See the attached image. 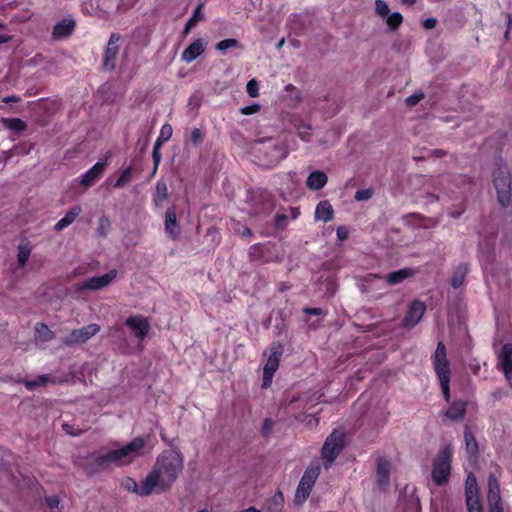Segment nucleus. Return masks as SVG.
<instances>
[{
  "instance_id": "nucleus-50",
  "label": "nucleus",
  "mask_w": 512,
  "mask_h": 512,
  "mask_svg": "<svg viewBox=\"0 0 512 512\" xmlns=\"http://www.w3.org/2000/svg\"><path fill=\"white\" fill-rule=\"evenodd\" d=\"M338 240L344 241L349 237V231L346 226H339L336 230Z\"/></svg>"
},
{
  "instance_id": "nucleus-15",
  "label": "nucleus",
  "mask_w": 512,
  "mask_h": 512,
  "mask_svg": "<svg viewBox=\"0 0 512 512\" xmlns=\"http://www.w3.org/2000/svg\"><path fill=\"white\" fill-rule=\"evenodd\" d=\"M108 158L106 156L104 160L96 162L88 171H86L80 180L81 186L89 188L94 185L103 175L106 167L108 166Z\"/></svg>"
},
{
  "instance_id": "nucleus-57",
  "label": "nucleus",
  "mask_w": 512,
  "mask_h": 512,
  "mask_svg": "<svg viewBox=\"0 0 512 512\" xmlns=\"http://www.w3.org/2000/svg\"><path fill=\"white\" fill-rule=\"evenodd\" d=\"M431 155L437 158H441L446 155V152L441 149H434L431 151Z\"/></svg>"
},
{
  "instance_id": "nucleus-60",
  "label": "nucleus",
  "mask_w": 512,
  "mask_h": 512,
  "mask_svg": "<svg viewBox=\"0 0 512 512\" xmlns=\"http://www.w3.org/2000/svg\"><path fill=\"white\" fill-rule=\"evenodd\" d=\"M104 221H105V222H108V219H107L106 217H102V218L100 219V227H99V229H98V230H99V232H100V234H101V235L106 236V233L104 232V228H103V222H104Z\"/></svg>"
},
{
  "instance_id": "nucleus-25",
  "label": "nucleus",
  "mask_w": 512,
  "mask_h": 512,
  "mask_svg": "<svg viewBox=\"0 0 512 512\" xmlns=\"http://www.w3.org/2000/svg\"><path fill=\"white\" fill-rule=\"evenodd\" d=\"M468 270L469 268L467 263H460L455 267L451 277V286L454 289L461 287L465 283Z\"/></svg>"
},
{
  "instance_id": "nucleus-40",
  "label": "nucleus",
  "mask_w": 512,
  "mask_h": 512,
  "mask_svg": "<svg viewBox=\"0 0 512 512\" xmlns=\"http://www.w3.org/2000/svg\"><path fill=\"white\" fill-rule=\"evenodd\" d=\"M121 486L125 490H127L129 492H133V493L138 495V486H139V484L132 477H125L122 480V482H121Z\"/></svg>"
},
{
  "instance_id": "nucleus-1",
  "label": "nucleus",
  "mask_w": 512,
  "mask_h": 512,
  "mask_svg": "<svg viewBox=\"0 0 512 512\" xmlns=\"http://www.w3.org/2000/svg\"><path fill=\"white\" fill-rule=\"evenodd\" d=\"M144 445V439L136 437L127 445L109 450L106 454L94 452L85 459L82 468L87 475L91 476L107 469L112 463H131L139 455Z\"/></svg>"
},
{
  "instance_id": "nucleus-35",
  "label": "nucleus",
  "mask_w": 512,
  "mask_h": 512,
  "mask_svg": "<svg viewBox=\"0 0 512 512\" xmlns=\"http://www.w3.org/2000/svg\"><path fill=\"white\" fill-rule=\"evenodd\" d=\"M230 48H240L242 49L243 46L239 43L237 39L234 38H227L224 40H221L216 44V49L220 52H225L226 50Z\"/></svg>"
},
{
  "instance_id": "nucleus-48",
  "label": "nucleus",
  "mask_w": 512,
  "mask_h": 512,
  "mask_svg": "<svg viewBox=\"0 0 512 512\" xmlns=\"http://www.w3.org/2000/svg\"><path fill=\"white\" fill-rule=\"evenodd\" d=\"M274 427V421L271 418H266L263 421L261 433L263 436H268Z\"/></svg>"
},
{
  "instance_id": "nucleus-53",
  "label": "nucleus",
  "mask_w": 512,
  "mask_h": 512,
  "mask_svg": "<svg viewBox=\"0 0 512 512\" xmlns=\"http://www.w3.org/2000/svg\"><path fill=\"white\" fill-rule=\"evenodd\" d=\"M287 216L285 214H276L275 216V225L278 228H282L286 225Z\"/></svg>"
},
{
  "instance_id": "nucleus-3",
  "label": "nucleus",
  "mask_w": 512,
  "mask_h": 512,
  "mask_svg": "<svg viewBox=\"0 0 512 512\" xmlns=\"http://www.w3.org/2000/svg\"><path fill=\"white\" fill-rule=\"evenodd\" d=\"M453 450L450 445L440 449L432 461L431 477L437 486L446 485L451 475Z\"/></svg>"
},
{
  "instance_id": "nucleus-22",
  "label": "nucleus",
  "mask_w": 512,
  "mask_h": 512,
  "mask_svg": "<svg viewBox=\"0 0 512 512\" xmlns=\"http://www.w3.org/2000/svg\"><path fill=\"white\" fill-rule=\"evenodd\" d=\"M328 182V177L325 172L321 170H315L311 172L306 180V186L310 190H320L322 189Z\"/></svg>"
},
{
  "instance_id": "nucleus-13",
  "label": "nucleus",
  "mask_w": 512,
  "mask_h": 512,
  "mask_svg": "<svg viewBox=\"0 0 512 512\" xmlns=\"http://www.w3.org/2000/svg\"><path fill=\"white\" fill-rule=\"evenodd\" d=\"M425 311L426 305L424 302L413 301L401 321V326L408 329L415 327L423 318Z\"/></svg>"
},
{
  "instance_id": "nucleus-27",
  "label": "nucleus",
  "mask_w": 512,
  "mask_h": 512,
  "mask_svg": "<svg viewBox=\"0 0 512 512\" xmlns=\"http://www.w3.org/2000/svg\"><path fill=\"white\" fill-rule=\"evenodd\" d=\"M414 275V270L412 268H402L394 272H390L386 276V282L389 285H396L403 282L405 279Z\"/></svg>"
},
{
  "instance_id": "nucleus-62",
  "label": "nucleus",
  "mask_w": 512,
  "mask_h": 512,
  "mask_svg": "<svg viewBox=\"0 0 512 512\" xmlns=\"http://www.w3.org/2000/svg\"><path fill=\"white\" fill-rule=\"evenodd\" d=\"M490 512H504L502 505L493 504L490 509Z\"/></svg>"
},
{
  "instance_id": "nucleus-56",
  "label": "nucleus",
  "mask_w": 512,
  "mask_h": 512,
  "mask_svg": "<svg viewBox=\"0 0 512 512\" xmlns=\"http://www.w3.org/2000/svg\"><path fill=\"white\" fill-rule=\"evenodd\" d=\"M4 103H16L20 101V98L16 95L5 96L2 100Z\"/></svg>"
},
{
  "instance_id": "nucleus-55",
  "label": "nucleus",
  "mask_w": 512,
  "mask_h": 512,
  "mask_svg": "<svg viewBox=\"0 0 512 512\" xmlns=\"http://www.w3.org/2000/svg\"><path fill=\"white\" fill-rule=\"evenodd\" d=\"M46 503L50 509H54L59 506L60 500L57 496H50L46 498Z\"/></svg>"
},
{
  "instance_id": "nucleus-43",
  "label": "nucleus",
  "mask_w": 512,
  "mask_h": 512,
  "mask_svg": "<svg viewBox=\"0 0 512 512\" xmlns=\"http://www.w3.org/2000/svg\"><path fill=\"white\" fill-rule=\"evenodd\" d=\"M246 92L252 98L259 96V84L256 79H251L247 82Z\"/></svg>"
},
{
  "instance_id": "nucleus-52",
  "label": "nucleus",
  "mask_w": 512,
  "mask_h": 512,
  "mask_svg": "<svg viewBox=\"0 0 512 512\" xmlns=\"http://www.w3.org/2000/svg\"><path fill=\"white\" fill-rule=\"evenodd\" d=\"M152 159H153V163H154V170H153V174L157 171V168L161 162V159H162V155L160 153V151H152Z\"/></svg>"
},
{
  "instance_id": "nucleus-63",
  "label": "nucleus",
  "mask_w": 512,
  "mask_h": 512,
  "mask_svg": "<svg viewBox=\"0 0 512 512\" xmlns=\"http://www.w3.org/2000/svg\"><path fill=\"white\" fill-rule=\"evenodd\" d=\"M11 36L0 34V45L8 43L11 40Z\"/></svg>"
},
{
  "instance_id": "nucleus-34",
  "label": "nucleus",
  "mask_w": 512,
  "mask_h": 512,
  "mask_svg": "<svg viewBox=\"0 0 512 512\" xmlns=\"http://www.w3.org/2000/svg\"><path fill=\"white\" fill-rule=\"evenodd\" d=\"M31 247L28 243L18 246L17 260L19 267H24L30 257Z\"/></svg>"
},
{
  "instance_id": "nucleus-10",
  "label": "nucleus",
  "mask_w": 512,
  "mask_h": 512,
  "mask_svg": "<svg viewBox=\"0 0 512 512\" xmlns=\"http://www.w3.org/2000/svg\"><path fill=\"white\" fill-rule=\"evenodd\" d=\"M120 39L121 36L118 33H112L109 37L102 63V67L106 71H112L115 69L116 59L119 53L118 42Z\"/></svg>"
},
{
  "instance_id": "nucleus-4",
  "label": "nucleus",
  "mask_w": 512,
  "mask_h": 512,
  "mask_svg": "<svg viewBox=\"0 0 512 512\" xmlns=\"http://www.w3.org/2000/svg\"><path fill=\"white\" fill-rule=\"evenodd\" d=\"M320 472L321 467L319 464H310L306 468L296 489L294 497L295 506H302L309 498Z\"/></svg>"
},
{
  "instance_id": "nucleus-59",
  "label": "nucleus",
  "mask_w": 512,
  "mask_h": 512,
  "mask_svg": "<svg viewBox=\"0 0 512 512\" xmlns=\"http://www.w3.org/2000/svg\"><path fill=\"white\" fill-rule=\"evenodd\" d=\"M62 428H63V430H64L66 433H68V434H70V435H73V436L77 435V433H75V432H73V431L71 430V426H70L69 424H67V423H64V424L62 425Z\"/></svg>"
},
{
  "instance_id": "nucleus-36",
  "label": "nucleus",
  "mask_w": 512,
  "mask_h": 512,
  "mask_svg": "<svg viewBox=\"0 0 512 512\" xmlns=\"http://www.w3.org/2000/svg\"><path fill=\"white\" fill-rule=\"evenodd\" d=\"M132 179V167L128 166L122 170L120 176L114 183L115 188H123Z\"/></svg>"
},
{
  "instance_id": "nucleus-38",
  "label": "nucleus",
  "mask_w": 512,
  "mask_h": 512,
  "mask_svg": "<svg viewBox=\"0 0 512 512\" xmlns=\"http://www.w3.org/2000/svg\"><path fill=\"white\" fill-rule=\"evenodd\" d=\"M48 382H49L48 375L43 374V375L38 376L37 379L25 381L24 385H25L26 389L32 391V390L36 389L37 387L45 386Z\"/></svg>"
},
{
  "instance_id": "nucleus-11",
  "label": "nucleus",
  "mask_w": 512,
  "mask_h": 512,
  "mask_svg": "<svg viewBox=\"0 0 512 512\" xmlns=\"http://www.w3.org/2000/svg\"><path fill=\"white\" fill-rule=\"evenodd\" d=\"M117 274H118V272L116 269H111L107 273H105L101 276H95V277L89 278L86 281L80 283L77 287V290L78 291L100 290V289L108 286L117 277Z\"/></svg>"
},
{
  "instance_id": "nucleus-28",
  "label": "nucleus",
  "mask_w": 512,
  "mask_h": 512,
  "mask_svg": "<svg viewBox=\"0 0 512 512\" xmlns=\"http://www.w3.org/2000/svg\"><path fill=\"white\" fill-rule=\"evenodd\" d=\"M488 499L494 504H501L500 497V484L498 479L494 475H490L488 478Z\"/></svg>"
},
{
  "instance_id": "nucleus-21",
  "label": "nucleus",
  "mask_w": 512,
  "mask_h": 512,
  "mask_svg": "<svg viewBox=\"0 0 512 512\" xmlns=\"http://www.w3.org/2000/svg\"><path fill=\"white\" fill-rule=\"evenodd\" d=\"M76 27V22L73 19H63L56 23L53 27V39H62L70 36Z\"/></svg>"
},
{
  "instance_id": "nucleus-8",
  "label": "nucleus",
  "mask_w": 512,
  "mask_h": 512,
  "mask_svg": "<svg viewBox=\"0 0 512 512\" xmlns=\"http://www.w3.org/2000/svg\"><path fill=\"white\" fill-rule=\"evenodd\" d=\"M465 504L467 512H484L477 480L472 472L467 475L465 480Z\"/></svg>"
},
{
  "instance_id": "nucleus-41",
  "label": "nucleus",
  "mask_w": 512,
  "mask_h": 512,
  "mask_svg": "<svg viewBox=\"0 0 512 512\" xmlns=\"http://www.w3.org/2000/svg\"><path fill=\"white\" fill-rule=\"evenodd\" d=\"M374 195V190L373 188H366V189H360V190H357L355 195H354V199L356 201H367L369 199H371Z\"/></svg>"
},
{
  "instance_id": "nucleus-44",
  "label": "nucleus",
  "mask_w": 512,
  "mask_h": 512,
  "mask_svg": "<svg viewBox=\"0 0 512 512\" xmlns=\"http://www.w3.org/2000/svg\"><path fill=\"white\" fill-rule=\"evenodd\" d=\"M190 141L194 146L200 145L204 141V133L199 128H193L190 134Z\"/></svg>"
},
{
  "instance_id": "nucleus-46",
  "label": "nucleus",
  "mask_w": 512,
  "mask_h": 512,
  "mask_svg": "<svg viewBox=\"0 0 512 512\" xmlns=\"http://www.w3.org/2000/svg\"><path fill=\"white\" fill-rule=\"evenodd\" d=\"M172 133H173L172 126L170 124L166 123L161 127L160 134H159L158 138L167 142L172 137Z\"/></svg>"
},
{
  "instance_id": "nucleus-51",
  "label": "nucleus",
  "mask_w": 512,
  "mask_h": 512,
  "mask_svg": "<svg viewBox=\"0 0 512 512\" xmlns=\"http://www.w3.org/2000/svg\"><path fill=\"white\" fill-rule=\"evenodd\" d=\"M303 313L308 315L320 316L323 314V309L319 307H304Z\"/></svg>"
},
{
  "instance_id": "nucleus-12",
  "label": "nucleus",
  "mask_w": 512,
  "mask_h": 512,
  "mask_svg": "<svg viewBox=\"0 0 512 512\" xmlns=\"http://www.w3.org/2000/svg\"><path fill=\"white\" fill-rule=\"evenodd\" d=\"M125 325L139 340H144L151 329L149 319L142 315H131L127 317L125 320Z\"/></svg>"
},
{
  "instance_id": "nucleus-6",
  "label": "nucleus",
  "mask_w": 512,
  "mask_h": 512,
  "mask_svg": "<svg viewBox=\"0 0 512 512\" xmlns=\"http://www.w3.org/2000/svg\"><path fill=\"white\" fill-rule=\"evenodd\" d=\"M493 184L497 193V200L502 207H508L511 200L512 179L506 167H499L493 172Z\"/></svg>"
},
{
  "instance_id": "nucleus-54",
  "label": "nucleus",
  "mask_w": 512,
  "mask_h": 512,
  "mask_svg": "<svg viewBox=\"0 0 512 512\" xmlns=\"http://www.w3.org/2000/svg\"><path fill=\"white\" fill-rule=\"evenodd\" d=\"M437 25V19L436 18H427L423 21L422 23V26L427 29V30H430V29H433L435 28Z\"/></svg>"
},
{
  "instance_id": "nucleus-32",
  "label": "nucleus",
  "mask_w": 512,
  "mask_h": 512,
  "mask_svg": "<svg viewBox=\"0 0 512 512\" xmlns=\"http://www.w3.org/2000/svg\"><path fill=\"white\" fill-rule=\"evenodd\" d=\"M1 122L5 128L16 133H21L27 129L26 122L20 118H2Z\"/></svg>"
},
{
  "instance_id": "nucleus-42",
  "label": "nucleus",
  "mask_w": 512,
  "mask_h": 512,
  "mask_svg": "<svg viewBox=\"0 0 512 512\" xmlns=\"http://www.w3.org/2000/svg\"><path fill=\"white\" fill-rule=\"evenodd\" d=\"M375 11L380 17H387L390 13L389 6L384 0L375 1Z\"/></svg>"
},
{
  "instance_id": "nucleus-23",
  "label": "nucleus",
  "mask_w": 512,
  "mask_h": 512,
  "mask_svg": "<svg viewBox=\"0 0 512 512\" xmlns=\"http://www.w3.org/2000/svg\"><path fill=\"white\" fill-rule=\"evenodd\" d=\"M467 403L462 400L453 401L445 412V416L451 420H462L466 414Z\"/></svg>"
},
{
  "instance_id": "nucleus-31",
  "label": "nucleus",
  "mask_w": 512,
  "mask_h": 512,
  "mask_svg": "<svg viewBox=\"0 0 512 512\" xmlns=\"http://www.w3.org/2000/svg\"><path fill=\"white\" fill-rule=\"evenodd\" d=\"M168 198V188L165 182L158 181L156 190L153 195V203L156 207L162 206L163 202Z\"/></svg>"
},
{
  "instance_id": "nucleus-33",
  "label": "nucleus",
  "mask_w": 512,
  "mask_h": 512,
  "mask_svg": "<svg viewBox=\"0 0 512 512\" xmlns=\"http://www.w3.org/2000/svg\"><path fill=\"white\" fill-rule=\"evenodd\" d=\"M35 337L42 342H48L54 338V333L44 323H37L35 326Z\"/></svg>"
},
{
  "instance_id": "nucleus-24",
  "label": "nucleus",
  "mask_w": 512,
  "mask_h": 512,
  "mask_svg": "<svg viewBox=\"0 0 512 512\" xmlns=\"http://www.w3.org/2000/svg\"><path fill=\"white\" fill-rule=\"evenodd\" d=\"M334 217V210L329 201H320L315 209V218L324 222H329Z\"/></svg>"
},
{
  "instance_id": "nucleus-18",
  "label": "nucleus",
  "mask_w": 512,
  "mask_h": 512,
  "mask_svg": "<svg viewBox=\"0 0 512 512\" xmlns=\"http://www.w3.org/2000/svg\"><path fill=\"white\" fill-rule=\"evenodd\" d=\"M154 489H157V492L161 491V481L151 470L149 474L141 481L138 486V495L140 496H149L152 494Z\"/></svg>"
},
{
  "instance_id": "nucleus-39",
  "label": "nucleus",
  "mask_w": 512,
  "mask_h": 512,
  "mask_svg": "<svg viewBox=\"0 0 512 512\" xmlns=\"http://www.w3.org/2000/svg\"><path fill=\"white\" fill-rule=\"evenodd\" d=\"M450 377L451 376L443 375V377L438 378L443 393V397L446 400V402L450 401Z\"/></svg>"
},
{
  "instance_id": "nucleus-19",
  "label": "nucleus",
  "mask_w": 512,
  "mask_h": 512,
  "mask_svg": "<svg viewBox=\"0 0 512 512\" xmlns=\"http://www.w3.org/2000/svg\"><path fill=\"white\" fill-rule=\"evenodd\" d=\"M206 45L207 42L203 39H196L182 52V60L188 63L196 60L205 52Z\"/></svg>"
},
{
  "instance_id": "nucleus-58",
  "label": "nucleus",
  "mask_w": 512,
  "mask_h": 512,
  "mask_svg": "<svg viewBox=\"0 0 512 512\" xmlns=\"http://www.w3.org/2000/svg\"><path fill=\"white\" fill-rule=\"evenodd\" d=\"M166 141L160 139V138H157L155 143H154V146H153V150L154 151H160V148L161 146L165 143Z\"/></svg>"
},
{
  "instance_id": "nucleus-45",
  "label": "nucleus",
  "mask_w": 512,
  "mask_h": 512,
  "mask_svg": "<svg viewBox=\"0 0 512 512\" xmlns=\"http://www.w3.org/2000/svg\"><path fill=\"white\" fill-rule=\"evenodd\" d=\"M422 99H424V93L422 91L415 92L411 96L407 97L405 100L406 106L414 107L416 106Z\"/></svg>"
},
{
  "instance_id": "nucleus-37",
  "label": "nucleus",
  "mask_w": 512,
  "mask_h": 512,
  "mask_svg": "<svg viewBox=\"0 0 512 512\" xmlns=\"http://www.w3.org/2000/svg\"><path fill=\"white\" fill-rule=\"evenodd\" d=\"M386 23L392 31H395L402 25L403 16L400 12H393L387 16Z\"/></svg>"
},
{
  "instance_id": "nucleus-30",
  "label": "nucleus",
  "mask_w": 512,
  "mask_h": 512,
  "mask_svg": "<svg viewBox=\"0 0 512 512\" xmlns=\"http://www.w3.org/2000/svg\"><path fill=\"white\" fill-rule=\"evenodd\" d=\"M464 440L466 445V451L469 454V456L476 457L479 452L478 443L474 434L472 433L468 426H466L464 430Z\"/></svg>"
},
{
  "instance_id": "nucleus-17",
  "label": "nucleus",
  "mask_w": 512,
  "mask_h": 512,
  "mask_svg": "<svg viewBox=\"0 0 512 512\" xmlns=\"http://www.w3.org/2000/svg\"><path fill=\"white\" fill-rule=\"evenodd\" d=\"M499 363L502 367V372L509 384L512 387V344L505 343L498 354Z\"/></svg>"
},
{
  "instance_id": "nucleus-2",
  "label": "nucleus",
  "mask_w": 512,
  "mask_h": 512,
  "mask_svg": "<svg viewBox=\"0 0 512 512\" xmlns=\"http://www.w3.org/2000/svg\"><path fill=\"white\" fill-rule=\"evenodd\" d=\"M183 464V455L177 449L164 450L157 456L152 471L161 481V491H167L177 480Z\"/></svg>"
},
{
  "instance_id": "nucleus-7",
  "label": "nucleus",
  "mask_w": 512,
  "mask_h": 512,
  "mask_svg": "<svg viewBox=\"0 0 512 512\" xmlns=\"http://www.w3.org/2000/svg\"><path fill=\"white\" fill-rule=\"evenodd\" d=\"M284 353V345L275 342L270 347V354L263 369V387L267 388L271 385L273 376L278 370L281 357Z\"/></svg>"
},
{
  "instance_id": "nucleus-29",
  "label": "nucleus",
  "mask_w": 512,
  "mask_h": 512,
  "mask_svg": "<svg viewBox=\"0 0 512 512\" xmlns=\"http://www.w3.org/2000/svg\"><path fill=\"white\" fill-rule=\"evenodd\" d=\"M204 5V2L199 3L193 11L192 16L187 20L183 30L184 36H186L191 31V29H193L198 24L199 21L204 19V14L202 12Z\"/></svg>"
},
{
  "instance_id": "nucleus-47",
  "label": "nucleus",
  "mask_w": 512,
  "mask_h": 512,
  "mask_svg": "<svg viewBox=\"0 0 512 512\" xmlns=\"http://www.w3.org/2000/svg\"><path fill=\"white\" fill-rule=\"evenodd\" d=\"M311 126L307 124L300 125L298 128V135L303 141H309L311 137Z\"/></svg>"
},
{
  "instance_id": "nucleus-9",
  "label": "nucleus",
  "mask_w": 512,
  "mask_h": 512,
  "mask_svg": "<svg viewBox=\"0 0 512 512\" xmlns=\"http://www.w3.org/2000/svg\"><path fill=\"white\" fill-rule=\"evenodd\" d=\"M99 331L100 326L98 324H88L82 328L72 330L70 334L62 340V343L68 347L76 344H82L87 342Z\"/></svg>"
},
{
  "instance_id": "nucleus-5",
  "label": "nucleus",
  "mask_w": 512,
  "mask_h": 512,
  "mask_svg": "<svg viewBox=\"0 0 512 512\" xmlns=\"http://www.w3.org/2000/svg\"><path fill=\"white\" fill-rule=\"evenodd\" d=\"M345 447V433L334 430L325 440L321 455L324 466L328 469Z\"/></svg>"
},
{
  "instance_id": "nucleus-49",
  "label": "nucleus",
  "mask_w": 512,
  "mask_h": 512,
  "mask_svg": "<svg viewBox=\"0 0 512 512\" xmlns=\"http://www.w3.org/2000/svg\"><path fill=\"white\" fill-rule=\"evenodd\" d=\"M259 110H260V105L255 103V104L248 105V106L241 108V113L243 115H252V114L257 113Z\"/></svg>"
},
{
  "instance_id": "nucleus-26",
  "label": "nucleus",
  "mask_w": 512,
  "mask_h": 512,
  "mask_svg": "<svg viewBox=\"0 0 512 512\" xmlns=\"http://www.w3.org/2000/svg\"><path fill=\"white\" fill-rule=\"evenodd\" d=\"M82 209L80 206H74L72 207L63 218H61L55 225L54 229L56 231H61L64 228L68 227L70 224H72L75 219L79 216Z\"/></svg>"
},
{
  "instance_id": "nucleus-64",
  "label": "nucleus",
  "mask_w": 512,
  "mask_h": 512,
  "mask_svg": "<svg viewBox=\"0 0 512 512\" xmlns=\"http://www.w3.org/2000/svg\"><path fill=\"white\" fill-rule=\"evenodd\" d=\"M507 29H512V16L510 14H507Z\"/></svg>"
},
{
  "instance_id": "nucleus-16",
  "label": "nucleus",
  "mask_w": 512,
  "mask_h": 512,
  "mask_svg": "<svg viewBox=\"0 0 512 512\" xmlns=\"http://www.w3.org/2000/svg\"><path fill=\"white\" fill-rule=\"evenodd\" d=\"M391 461L386 457L377 458L376 482L379 488L386 491L390 485Z\"/></svg>"
},
{
  "instance_id": "nucleus-14",
  "label": "nucleus",
  "mask_w": 512,
  "mask_h": 512,
  "mask_svg": "<svg viewBox=\"0 0 512 512\" xmlns=\"http://www.w3.org/2000/svg\"><path fill=\"white\" fill-rule=\"evenodd\" d=\"M432 361L438 378L443 377V375L451 376L446 346L442 341L438 342Z\"/></svg>"
},
{
  "instance_id": "nucleus-61",
  "label": "nucleus",
  "mask_w": 512,
  "mask_h": 512,
  "mask_svg": "<svg viewBox=\"0 0 512 512\" xmlns=\"http://www.w3.org/2000/svg\"><path fill=\"white\" fill-rule=\"evenodd\" d=\"M375 279L381 280L382 277L380 275H378V274H368L367 277H366V281L367 282H371V281H373Z\"/></svg>"
},
{
  "instance_id": "nucleus-20",
  "label": "nucleus",
  "mask_w": 512,
  "mask_h": 512,
  "mask_svg": "<svg viewBox=\"0 0 512 512\" xmlns=\"http://www.w3.org/2000/svg\"><path fill=\"white\" fill-rule=\"evenodd\" d=\"M165 230L173 240L177 239L180 234V227L177 222L175 207H169L165 213Z\"/></svg>"
}]
</instances>
